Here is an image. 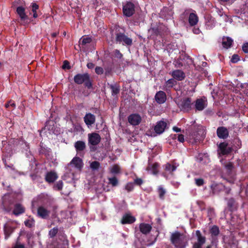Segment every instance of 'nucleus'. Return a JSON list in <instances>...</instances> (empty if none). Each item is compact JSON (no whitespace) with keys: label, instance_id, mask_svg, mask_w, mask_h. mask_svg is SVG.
<instances>
[{"label":"nucleus","instance_id":"obj_18","mask_svg":"<svg viewBox=\"0 0 248 248\" xmlns=\"http://www.w3.org/2000/svg\"><path fill=\"white\" fill-rule=\"evenodd\" d=\"M155 100L159 104L164 103L166 100V96L165 93L163 91H159L156 93Z\"/></svg>","mask_w":248,"mask_h":248},{"label":"nucleus","instance_id":"obj_52","mask_svg":"<svg viewBox=\"0 0 248 248\" xmlns=\"http://www.w3.org/2000/svg\"><path fill=\"white\" fill-rule=\"evenodd\" d=\"M115 56L118 58H121L122 57V54L120 52V51L118 50H115Z\"/></svg>","mask_w":248,"mask_h":248},{"label":"nucleus","instance_id":"obj_59","mask_svg":"<svg viewBox=\"0 0 248 248\" xmlns=\"http://www.w3.org/2000/svg\"><path fill=\"white\" fill-rule=\"evenodd\" d=\"M177 136H178V135H177V134H174L173 135H171L172 138L174 139L177 138Z\"/></svg>","mask_w":248,"mask_h":248},{"label":"nucleus","instance_id":"obj_11","mask_svg":"<svg viewBox=\"0 0 248 248\" xmlns=\"http://www.w3.org/2000/svg\"><path fill=\"white\" fill-rule=\"evenodd\" d=\"M191 100L189 98L184 99L178 104L180 109L183 111H188L191 108Z\"/></svg>","mask_w":248,"mask_h":248},{"label":"nucleus","instance_id":"obj_8","mask_svg":"<svg viewBox=\"0 0 248 248\" xmlns=\"http://www.w3.org/2000/svg\"><path fill=\"white\" fill-rule=\"evenodd\" d=\"M231 151V148L228 146V145L226 142H222L218 145V153L219 156L222 155H227Z\"/></svg>","mask_w":248,"mask_h":248},{"label":"nucleus","instance_id":"obj_19","mask_svg":"<svg viewBox=\"0 0 248 248\" xmlns=\"http://www.w3.org/2000/svg\"><path fill=\"white\" fill-rule=\"evenodd\" d=\"M217 135L219 138H226L228 136L227 129L224 127H218L217 129Z\"/></svg>","mask_w":248,"mask_h":248},{"label":"nucleus","instance_id":"obj_21","mask_svg":"<svg viewBox=\"0 0 248 248\" xmlns=\"http://www.w3.org/2000/svg\"><path fill=\"white\" fill-rule=\"evenodd\" d=\"M57 175L55 172L50 171L46 174V179L47 182L49 183H52L57 178Z\"/></svg>","mask_w":248,"mask_h":248},{"label":"nucleus","instance_id":"obj_20","mask_svg":"<svg viewBox=\"0 0 248 248\" xmlns=\"http://www.w3.org/2000/svg\"><path fill=\"white\" fill-rule=\"evenodd\" d=\"M135 221V218L130 214H126L123 217L121 220L122 224L132 223Z\"/></svg>","mask_w":248,"mask_h":248},{"label":"nucleus","instance_id":"obj_47","mask_svg":"<svg viewBox=\"0 0 248 248\" xmlns=\"http://www.w3.org/2000/svg\"><path fill=\"white\" fill-rule=\"evenodd\" d=\"M175 67L177 68L181 67L183 66V63L181 62V61L178 60L174 62Z\"/></svg>","mask_w":248,"mask_h":248},{"label":"nucleus","instance_id":"obj_7","mask_svg":"<svg viewBox=\"0 0 248 248\" xmlns=\"http://www.w3.org/2000/svg\"><path fill=\"white\" fill-rule=\"evenodd\" d=\"M116 41L117 43L124 45L130 46L132 43V40L131 38L122 33L117 34Z\"/></svg>","mask_w":248,"mask_h":248},{"label":"nucleus","instance_id":"obj_28","mask_svg":"<svg viewBox=\"0 0 248 248\" xmlns=\"http://www.w3.org/2000/svg\"><path fill=\"white\" fill-rule=\"evenodd\" d=\"M198 159L200 161H203V163H207L209 162V158L207 155L200 154L198 157Z\"/></svg>","mask_w":248,"mask_h":248},{"label":"nucleus","instance_id":"obj_33","mask_svg":"<svg viewBox=\"0 0 248 248\" xmlns=\"http://www.w3.org/2000/svg\"><path fill=\"white\" fill-rule=\"evenodd\" d=\"M100 167V164L97 161H93L90 164V167L93 170H97Z\"/></svg>","mask_w":248,"mask_h":248},{"label":"nucleus","instance_id":"obj_36","mask_svg":"<svg viewBox=\"0 0 248 248\" xmlns=\"http://www.w3.org/2000/svg\"><path fill=\"white\" fill-rule=\"evenodd\" d=\"M109 183L112 186H116L118 184V180L115 177L112 178H109Z\"/></svg>","mask_w":248,"mask_h":248},{"label":"nucleus","instance_id":"obj_9","mask_svg":"<svg viewBox=\"0 0 248 248\" xmlns=\"http://www.w3.org/2000/svg\"><path fill=\"white\" fill-rule=\"evenodd\" d=\"M88 137L89 143L92 145H96L100 141V136L97 133H93L89 134Z\"/></svg>","mask_w":248,"mask_h":248},{"label":"nucleus","instance_id":"obj_38","mask_svg":"<svg viewBox=\"0 0 248 248\" xmlns=\"http://www.w3.org/2000/svg\"><path fill=\"white\" fill-rule=\"evenodd\" d=\"M63 186V183L62 181H59L54 185V189L58 190H61Z\"/></svg>","mask_w":248,"mask_h":248},{"label":"nucleus","instance_id":"obj_55","mask_svg":"<svg viewBox=\"0 0 248 248\" xmlns=\"http://www.w3.org/2000/svg\"><path fill=\"white\" fill-rule=\"evenodd\" d=\"M14 248H25L24 246L22 244L16 243Z\"/></svg>","mask_w":248,"mask_h":248},{"label":"nucleus","instance_id":"obj_42","mask_svg":"<svg viewBox=\"0 0 248 248\" xmlns=\"http://www.w3.org/2000/svg\"><path fill=\"white\" fill-rule=\"evenodd\" d=\"M58 232V229L56 228H54L53 229H51L49 232V234L50 236V237H54L56 233Z\"/></svg>","mask_w":248,"mask_h":248},{"label":"nucleus","instance_id":"obj_62","mask_svg":"<svg viewBox=\"0 0 248 248\" xmlns=\"http://www.w3.org/2000/svg\"><path fill=\"white\" fill-rule=\"evenodd\" d=\"M57 33L56 32L53 33L52 34V36L53 37H54L56 36H57Z\"/></svg>","mask_w":248,"mask_h":248},{"label":"nucleus","instance_id":"obj_2","mask_svg":"<svg viewBox=\"0 0 248 248\" xmlns=\"http://www.w3.org/2000/svg\"><path fill=\"white\" fill-rule=\"evenodd\" d=\"M188 238L184 234L175 232L171 234V241L176 248H185L187 245Z\"/></svg>","mask_w":248,"mask_h":248},{"label":"nucleus","instance_id":"obj_46","mask_svg":"<svg viewBox=\"0 0 248 248\" xmlns=\"http://www.w3.org/2000/svg\"><path fill=\"white\" fill-rule=\"evenodd\" d=\"M95 71V73L98 75L102 74L104 72L103 69L101 67H96Z\"/></svg>","mask_w":248,"mask_h":248},{"label":"nucleus","instance_id":"obj_32","mask_svg":"<svg viewBox=\"0 0 248 248\" xmlns=\"http://www.w3.org/2000/svg\"><path fill=\"white\" fill-rule=\"evenodd\" d=\"M120 169L119 166L115 165L111 167L110 169V171L111 173L115 174L119 173Z\"/></svg>","mask_w":248,"mask_h":248},{"label":"nucleus","instance_id":"obj_57","mask_svg":"<svg viewBox=\"0 0 248 248\" xmlns=\"http://www.w3.org/2000/svg\"><path fill=\"white\" fill-rule=\"evenodd\" d=\"M173 130L175 132H180L181 131V129L176 126H174L172 128Z\"/></svg>","mask_w":248,"mask_h":248},{"label":"nucleus","instance_id":"obj_39","mask_svg":"<svg viewBox=\"0 0 248 248\" xmlns=\"http://www.w3.org/2000/svg\"><path fill=\"white\" fill-rule=\"evenodd\" d=\"M80 41L82 42L83 45H85L91 42V38L89 37H85L81 38Z\"/></svg>","mask_w":248,"mask_h":248},{"label":"nucleus","instance_id":"obj_56","mask_svg":"<svg viewBox=\"0 0 248 248\" xmlns=\"http://www.w3.org/2000/svg\"><path fill=\"white\" fill-rule=\"evenodd\" d=\"M226 168L228 170H231L232 168V163H229L225 166Z\"/></svg>","mask_w":248,"mask_h":248},{"label":"nucleus","instance_id":"obj_49","mask_svg":"<svg viewBox=\"0 0 248 248\" xmlns=\"http://www.w3.org/2000/svg\"><path fill=\"white\" fill-rule=\"evenodd\" d=\"M178 140L180 142H183L185 141L184 136L182 134H178L177 136Z\"/></svg>","mask_w":248,"mask_h":248},{"label":"nucleus","instance_id":"obj_15","mask_svg":"<svg viewBox=\"0 0 248 248\" xmlns=\"http://www.w3.org/2000/svg\"><path fill=\"white\" fill-rule=\"evenodd\" d=\"M141 120L140 116L139 114H133L128 117V121L132 125L139 124Z\"/></svg>","mask_w":248,"mask_h":248},{"label":"nucleus","instance_id":"obj_34","mask_svg":"<svg viewBox=\"0 0 248 248\" xmlns=\"http://www.w3.org/2000/svg\"><path fill=\"white\" fill-rule=\"evenodd\" d=\"M176 167L171 166L170 164H167L165 167V170L169 172L173 171L176 170Z\"/></svg>","mask_w":248,"mask_h":248},{"label":"nucleus","instance_id":"obj_5","mask_svg":"<svg viewBox=\"0 0 248 248\" xmlns=\"http://www.w3.org/2000/svg\"><path fill=\"white\" fill-rule=\"evenodd\" d=\"M75 82L78 84L85 83V85L88 88L91 87V83L89 81V76L87 74H78L74 77Z\"/></svg>","mask_w":248,"mask_h":248},{"label":"nucleus","instance_id":"obj_16","mask_svg":"<svg viewBox=\"0 0 248 248\" xmlns=\"http://www.w3.org/2000/svg\"><path fill=\"white\" fill-rule=\"evenodd\" d=\"M84 120L85 124L89 126L94 123L95 117L93 114L90 113H87L84 117Z\"/></svg>","mask_w":248,"mask_h":248},{"label":"nucleus","instance_id":"obj_22","mask_svg":"<svg viewBox=\"0 0 248 248\" xmlns=\"http://www.w3.org/2000/svg\"><path fill=\"white\" fill-rule=\"evenodd\" d=\"M233 40L229 37H224L222 38L223 46L226 48L230 47L232 44Z\"/></svg>","mask_w":248,"mask_h":248},{"label":"nucleus","instance_id":"obj_24","mask_svg":"<svg viewBox=\"0 0 248 248\" xmlns=\"http://www.w3.org/2000/svg\"><path fill=\"white\" fill-rule=\"evenodd\" d=\"M25 211L24 208L20 204H16L13 210V213L16 216H18L23 213Z\"/></svg>","mask_w":248,"mask_h":248},{"label":"nucleus","instance_id":"obj_60","mask_svg":"<svg viewBox=\"0 0 248 248\" xmlns=\"http://www.w3.org/2000/svg\"><path fill=\"white\" fill-rule=\"evenodd\" d=\"M207 65V63L206 62H202V67H205Z\"/></svg>","mask_w":248,"mask_h":248},{"label":"nucleus","instance_id":"obj_26","mask_svg":"<svg viewBox=\"0 0 248 248\" xmlns=\"http://www.w3.org/2000/svg\"><path fill=\"white\" fill-rule=\"evenodd\" d=\"M17 13L22 20L27 18V16L25 13V9L22 7L19 6L17 8Z\"/></svg>","mask_w":248,"mask_h":248},{"label":"nucleus","instance_id":"obj_29","mask_svg":"<svg viewBox=\"0 0 248 248\" xmlns=\"http://www.w3.org/2000/svg\"><path fill=\"white\" fill-rule=\"evenodd\" d=\"M176 84V81L173 79H170L166 82V87L165 88H164L166 90H168V88H171L174 85Z\"/></svg>","mask_w":248,"mask_h":248},{"label":"nucleus","instance_id":"obj_54","mask_svg":"<svg viewBox=\"0 0 248 248\" xmlns=\"http://www.w3.org/2000/svg\"><path fill=\"white\" fill-rule=\"evenodd\" d=\"M134 182L138 185H140L142 183V180L140 178H138L135 180Z\"/></svg>","mask_w":248,"mask_h":248},{"label":"nucleus","instance_id":"obj_23","mask_svg":"<svg viewBox=\"0 0 248 248\" xmlns=\"http://www.w3.org/2000/svg\"><path fill=\"white\" fill-rule=\"evenodd\" d=\"M140 232L144 233L146 234L150 232L151 230L152 227L149 224L141 223L140 225Z\"/></svg>","mask_w":248,"mask_h":248},{"label":"nucleus","instance_id":"obj_50","mask_svg":"<svg viewBox=\"0 0 248 248\" xmlns=\"http://www.w3.org/2000/svg\"><path fill=\"white\" fill-rule=\"evenodd\" d=\"M62 68L63 69H70L69 63L68 62L65 61L63 62V64L62 65Z\"/></svg>","mask_w":248,"mask_h":248},{"label":"nucleus","instance_id":"obj_64","mask_svg":"<svg viewBox=\"0 0 248 248\" xmlns=\"http://www.w3.org/2000/svg\"><path fill=\"white\" fill-rule=\"evenodd\" d=\"M206 248H211V246H208Z\"/></svg>","mask_w":248,"mask_h":248},{"label":"nucleus","instance_id":"obj_6","mask_svg":"<svg viewBox=\"0 0 248 248\" xmlns=\"http://www.w3.org/2000/svg\"><path fill=\"white\" fill-rule=\"evenodd\" d=\"M123 11L125 16L127 17L131 16L135 12L134 4L130 1L124 3L123 5Z\"/></svg>","mask_w":248,"mask_h":248},{"label":"nucleus","instance_id":"obj_4","mask_svg":"<svg viewBox=\"0 0 248 248\" xmlns=\"http://www.w3.org/2000/svg\"><path fill=\"white\" fill-rule=\"evenodd\" d=\"M54 207L50 205H42L37 209V215L42 218H46L54 213Z\"/></svg>","mask_w":248,"mask_h":248},{"label":"nucleus","instance_id":"obj_14","mask_svg":"<svg viewBox=\"0 0 248 248\" xmlns=\"http://www.w3.org/2000/svg\"><path fill=\"white\" fill-rule=\"evenodd\" d=\"M166 126L167 124L166 122L162 121H160L158 122L155 125L154 128L155 131L156 133L160 134L164 131L166 127Z\"/></svg>","mask_w":248,"mask_h":248},{"label":"nucleus","instance_id":"obj_44","mask_svg":"<svg viewBox=\"0 0 248 248\" xmlns=\"http://www.w3.org/2000/svg\"><path fill=\"white\" fill-rule=\"evenodd\" d=\"M221 16H222L225 22H229L230 23H231L232 22V19L230 18L227 15H220Z\"/></svg>","mask_w":248,"mask_h":248},{"label":"nucleus","instance_id":"obj_61","mask_svg":"<svg viewBox=\"0 0 248 248\" xmlns=\"http://www.w3.org/2000/svg\"><path fill=\"white\" fill-rule=\"evenodd\" d=\"M195 139V142H197L201 140V138H199L198 137H196Z\"/></svg>","mask_w":248,"mask_h":248},{"label":"nucleus","instance_id":"obj_43","mask_svg":"<svg viewBox=\"0 0 248 248\" xmlns=\"http://www.w3.org/2000/svg\"><path fill=\"white\" fill-rule=\"evenodd\" d=\"M134 188V183H128L125 186V189L128 191H131Z\"/></svg>","mask_w":248,"mask_h":248},{"label":"nucleus","instance_id":"obj_31","mask_svg":"<svg viewBox=\"0 0 248 248\" xmlns=\"http://www.w3.org/2000/svg\"><path fill=\"white\" fill-rule=\"evenodd\" d=\"M31 6L32 8L31 10L33 13V16L34 18H36L38 16V15L36 13V10L38 9V5L35 3H32Z\"/></svg>","mask_w":248,"mask_h":248},{"label":"nucleus","instance_id":"obj_35","mask_svg":"<svg viewBox=\"0 0 248 248\" xmlns=\"http://www.w3.org/2000/svg\"><path fill=\"white\" fill-rule=\"evenodd\" d=\"M210 232L212 235L216 236L219 233V229L216 226H213L210 230Z\"/></svg>","mask_w":248,"mask_h":248},{"label":"nucleus","instance_id":"obj_58","mask_svg":"<svg viewBox=\"0 0 248 248\" xmlns=\"http://www.w3.org/2000/svg\"><path fill=\"white\" fill-rule=\"evenodd\" d=\"M87 66L88 68L92 69L93 68L94 64L92 62H89L87 63Z\"/></svg>","mask_w":248,"mask_h":248},{"label":"nucleus","instance_id":"obj_27","mask_svg":"<svg viewBox=\"0 0 248 248\" xmlns=\"http://www.w3.org/2000/svg\"><path fill=\"white\" fill-rule=\"evenodd\" d=\"M158 165L156 163L154 164L151 168L150 166H149L147 168V170L150 172L151 173L153 174H156L158 172V170L157 169Z\"/></svg>","mask_w":248,"mask_h":248},{"label":"nucleus","instance_id":"obj_51","mask_svg":"<svg viewBox=\"0 0 248 248\" xmlns=\"http://www.w3.org/2000/svg\"><path fill=\"white\" fill-rule=\"evenodd\" d=\"M242 49L245 53H248V43H245L243 45Z\"/></svg>","mask_w":248,"mask_h":248},{"label":"nucleus","instance_id":"obj_48","mask_svg":"<svg viewBox=\"0 0 248 248\" xmlns=\"http://www.w3.org/2000/svg\"><path fill=\"white\" fill-rule=\"evenodd\" d=\"M218 185L217 184L214 183L211 185V188L212 190V192L213 194H215L216 192V189Z\"/></svg>","mask_w":248,"mask_h":248},{"label":"nucleus","instance_id":"obj_10","mask_svg":"<svg viewBox=\"0 0 248 248\" xmlns=\"http://www.w3.org/2000/svg\"><path fill=\"white\" fill-rule=\"evenodd\" d=\"M207 105V100L205 97L197 99L195 102V108L199 111L202 110Z\"/></svg>","mask_w":248,"mask_h":248},{"label":"nucleus","instance_id":"obj_12","mask_svg":"<svg viewBox=\"0 0 248 248\" xmlns=\"http://www.w3.org/2000/svg\"><path fill=\"white\" fill-rule=\"evenodd\" d=\"M186 15H188V22L190 26L195 25L198 21V17L197 16L193 13H189L188 11H186L184 13Z\"/></svg>","mask_w":248,"mask_h":248},{"label":"nucleus","instance_id":"obj_13","mask_svg":"<svg viewBox=\"0 0 248 248\" xmlns=\"http://www.w3.org/2000/svg\"><path fill=\"white\" fill-rule=\"evenodd\" d=\"M196 234L198 237V242L194 244L193 248H202V246L205 242V238L202 236L199 231H196Z\"/></svg>","mask_w":248,"mask_h":248},{"label":"nucleus","instance_id":"obj_3","mask_svg":"<svg viewBox=\"0 0 248 248\" xmlns=\"http://www.w3.org/2000/svg\"><path fill=\"white\" fill-rule=\"evenodd\" d=\"M18 223L16 221L8 220L5 223L3 227V231L5 239H7L14 230L18 227Z\"/></svg>","mask_w":248,"mask_h":248},{"label":"nucleus","instance_id":"obj_25","mask_svg":"<svg viewBox=\"0 0 248 248\" xmlns=\"http://www.w3.org/2000/svg\"><path fill=\"white\" fill-rule=\"evenodd\" d=\"M85 143L82 141H78L75 143V147L77 152L83 151L85 148Z\"/></svg>","mask_w":248,"mask_h":248},{"label":"nucleus","instance_id":"obj_41","mask_svg":"<svg viewBox=\"0 0 248 248\" xmlns=\"http://www.w3.org/2000/svg\"><path fill=\"white\" fill-rule=\"evenodd\" d=\"M111 88L112 89V94L113 95H116L119 92V89L116 86H111Z\"/></svg>","mask_w":248,"mask_h":248},{"label":"nucleus","instance_id":"obj_53","mask_svg":"<svg viewBox=\"0 0 248 248\" xmlns=\"http://www.w3.org/2000/svg\"><path fill=\"white\" fill-rule=\"evenodd\" d=\"M10 106L14 107H15V104L12 101H9L7 104H5V107L6 108H9Z\"/></svg>","mask_w":248,"mask_h":248},{"label":"nucleus","instance_id":"obj_40","mask_svg":"<svg viewBox=\"0 0 248 248\" xmlns=\"http://www.w3.org/2000/svg\"><path fill=\"white\" fill-rule=\"evenodd\" d=\"M166 193V190L161 186L158 187V193L159 197L161 199L163 198Z\"/></svg>","mask_w":248,"mask_h":248},{"label":"nucleus","instance_id":"obj_63","mask_svg":"<svg viewBox=\"0 0 248 248\" xmlns=\"http://www.w3.org/2000/svg\"><path fill=\"white\" fill-rule=\"evenodd\" d=\"M221 1H223V2H227L229 0H220Z\"/></svg>","mask_w":248,"mask_h":248},{"label":"nucleus","instance_id":"obj_30","mask_svg":"<svg viewBox=\"0 0 248 248\" xmlns=\"http://www.w3.org/2000/svg\"><path fill=\"white\" fill-rule=\"evenodd\" d=\"M194 181L196 185L198 186H202L205 183L204 179L202 178H195Z\"/></svg>","mask_w":248,"mask_h":248},{"label":"nucleus","instance_id":"obj_45","mask_svg":"<svg viewBox=\"0 0 248 248\" xmlns=\"http://www.w3.org/2000/svg\"><path fill=\"white\" fill-rule=\"evenodd\" d=\"M239 60V56L236 54H234L232 56L231 61L233 63H235L237 62Z\"/></svg>","mask_w":248,"mask_h":248},{"label":"nucleus","instance_id":"obj_37","mask_svg":"<svg viewBox=\"0 0 248 248\" xmlns=\"http://www.w3.org/2000/svg\"><path fill=\"white\" fill-rule=\"evenodd\" d=\"M24 223L27 227H31L34 225V220L32 218H31L25 221Z\"/></svg>","mask_w":248,"mask_h":248},{"label":"nucleus","instance_id":"obj_17","mask_svg":"<svg viewBox=\"0 0 248 248\" xmlns=\"http://www.w3.org/2000/svg\"><path fill=\"white\" fill-rule=\"evenodd\" d=\"M172 76L177 80H182L185 77V73L180 70H176L172 72Z\"/></svg>","mask_w":248,"mask_h":248},{"label":"nucleus","instance_id":"obj_1","mask_svg":"<svg viewBox=\"0 0 248 248\" xmlns=\"http://www.w3.org/2000/svg\"><path fill=\"white\" fill-rule=\"evenodd\" d=\"M83 167V162L79 157H75L66 167V172L64 175V179L68 182H71L76 179L78 173Z\"/></svg>","mask_w":248,"mask_h":248}]
</instances>
